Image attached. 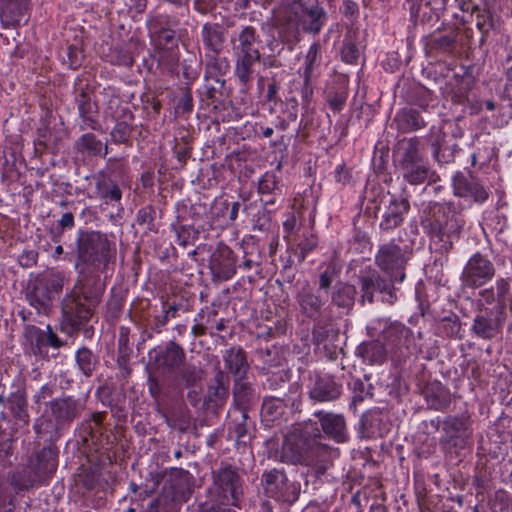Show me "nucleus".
<instances>
[{
  "mask_svg": "<svg viewBox=\"0 0 512 512\" xmlns=\"http://www.w3.org/2000/svg\"><path fill=\"white\" fill-rule=\"evenodd\" d=\"M238 417L235 421L229 426V434L236 438L238 443H246V440L249 438L248 435V425L247 419L248 414L247 411H236Z\"/></svg>",
  "mask_w": 512,
  "mask_h": 512,
  "instance_id": "50",
  "label": "nucleus"
},
{
  "mask_svg": "<svg viewBox=\"0 0 512 512\" xmlns=\"http://www.w3.org/2000/svg\"><path fill=\"white\" fill-rule=\"evenodd\" d=\"M359 56L360 51L356 44L352 40L346 39L341 49L342 60L348 64H355Z\"/></svg>",
  "mask_w": 512,
  "mask_h": 512,
  "instance_id": "62",
  "label": "nucleus"
},
{
  "mask_svg": "<svg viewBox=\"0 0 512 512\" xmlns=\"http://www.w3.org/2000/svg\"><path fill=\"white\" fill-rule=\"evenodd\" d=\"M201 38L207 54H221L226 41V31L217 23H205L202 27Z\"/></svg>",
  "mask_w": 512,
  "mask_h": 512,
  "instance_id": "28",
  "label": "nucleus"
},
{
  "mask_svg": "<svg viewBox=\"0 0 512 512\" xmlns=\"http://www.w3.org/2000/svg\"><path fill=\"white\" fill-rule=\"evenodd\" d=\"M322 60L321 55V45L319 42H314L306 56H305V63H304V70L302 77L309 78L310 76H314V71L317 67L320 66Z\"/></svg>",
  "mask_w": 512,
  "mask_h": 512,
  "instance_id": "51",
  "label": "nucleus"
},
{
  "mask_svg": "<svg viewBox=\"0 0 512 512\" xmlns=\"http://www.w3.org/2000/svg\"><path fill=\"white\" fill-rule=\"evenodd\" d=\"M45 330L34 325L25 327L24 336L28 341L31 351L35 356L48 357V351H44Z\"/></svg>",
  "mask_w": 512,
  "mask_h": 512,
  "instance_id": "44",
  "label": "nucleus"
},
{
  "mask_svg": "<svg viewBox=\"0 0 512 512\" xmlns=\"http://www.w3.org/2000/svg\"><path fill=\"white\" fill-rule=\"evenodd\" d=\"M450 209L440 204H434L428 211H424L421 218V226L424 232L430 237H436L443 241L444 223L446 222Z\"/></svg>",
  "mask_w": 512,
  "mask_h": 512,
  "instance_id": "19",
  "label": "nucleus"
},
{
  "mask_svg": "<svg viewBox=\"0 0 512 512\" xmlns=\"http://www.w3.org/2000/svg\"><path fill=\"white\" fill-rule=\"evenodd\" d=\"M265 491L278 501L294 503L300 495V484L290 481L283 471L273 469L262 475Z\"/></svg>",
  "mask_w": 512,
  "mask_h": 512,
  "instance_id": "10",
  "label": "nucleus"
},
{
  "mask_svg": "<svg viewBox=\"0 0 512 512\" xmlns=\"http://www.w3.org/2000/svg\"><path fill=\"white\" fill-rule=\"evenodd\" d=\"M211 474L212 484L208 489L211 505L240 508L244 481L239 469L230 464H221Z\"/></svg>",
  "mask_w": 512,
  "mask_h": 512,
  "instance_id": "5",
  "label": "nucleus"
},
{
  "mask_svg": "<svg viewBox=\"0 0 512 512\" xmlns=\"http://www.w3.org/2000/svg\"><path fill=\"white\" fill-rule=\"evenodd\" d=\"M398 149L400 153L398 166L426 161L421 153V143L418 137H411L400 141Z\"/></svg>",
  "mask_w": 512,
  "mask_h": 512,
  "instance_id": "33",
  "label": "nucleus"
},
{
  "mask_svg": "<svg viewBox=\"0 0 512 512\" xmlns=\"http://www.w3.org/2000/svg\"><path fill=\"white\" fill-rule=\"evenodd\" d=\"M453 189L456 196L470 198L475 202H484L488 198L486 189L471 174L457 173L453 178Z\"/></svg>",
  "mask_w": 512,
  "mask_h": 512,
  "instance_id": "18",
  "label": "nucleus"
},
{
  "mask_svg": "<svg viewBox=\"0 0 512 512\" xmlns=\"http://www.w3.org/2000/svg\"><path fill=\"white\" fill-rule=\"evenodd\" d=\"M105 113L115 120L122 118L125 113L132 112L126 105L123 104L117 95L112 93L108 102L106 103Z\"/></svg>",
  "mask_w": 512,
  "mask_h": 512,
  "instance_id": "57",
  "label": "nucleus"
},
{
  "mask_svg": "<svg viewBox=\"0 0 512 512\" xmlns=\"http://www.w3.org/2000/svg\"><path fill=\"white\" fill-rule=\"evenodd\" d=\"M159 485V475H153L151 480H147L144 485L130 484L132 500H143L153 494Z\"/></svg>",
  "mask_w": 512,
  "mask_h": 512,
  "instance_id": "53",
  "label": "nucleus"
},
{
  "mask_svg": "<svg viewBox=\"0 0 512 512\" xmlns=\"http://www.w3.org/2000/svg\"><path fill=\"white\" fill-rule=\"evenodd\" d=\"M116 124L110 132L111 139L116 144H126L134 130V115L125 113L122 118L115 119Z\"/></svg>",
  "mask_w": 512,
  "mask_h": 512,
  "instance_id": "39",
  "label": "nucleus"
},
{
  "mask_svg": "<svg viewBox=\"0 0 512 512\" xmlns=\"http://www.w3.org/2000/svg\"><path fill=\"white\" fill-rule=\"evenodd\" d=\"M376 265L390 278L402 283L406 277L404 269L407 259L401 247L394 242L383 244L375 255Z\"/></svg>",
  "mask_w": 512,
  "mask_h": 512,
  "instance_id": "11",
  "label": "nucleus"
},
{
  "mask_svg": "<svg viewBox=\"0 0 512 512\" xmlns=\"http://www.w3.org/2000/svg\"><path fill=\"white\" fill-rule=\"evenodd\" d=\"M95 184V197L107 205L121 206L122 190L108 171H100L92 176Z\"/></svg>",
  "mask_w": 512,
  "mask_h": 512,
  "instance_id": "14",
  "label": "nucleus"
},
{
  "mask_svg": "<svg viewBox=\"0 0 512 512\" xmlns=\"http://www.w3.org/2000/svg\"><path fill=\"white\" fill-rule=\"evenodd\" d=\"M443 241L448 242V248L451 249L453 246V239L459 238L460 233L464 227L465 221L461 215L452 212L450 210L448 218L444 223Z\"/></svg>",
  "mask_w": 512,
  "mask_h": 512,
  "instance_id": "46",
  "label": "nucleus"
},
{
  "mask_svg": "<svg viewBox=\"0 0 512 512\" xmlns=\"http://www.w3.org/2000/svg\"><path fill=\"white\" fill-rule=\"evenodd\" d=\"M504 322L505 312L501 313L497 309L493 314L486 309L485 313H480L474 318L471 330L478 338L489 340L501 333Z\"/></svg>",
  "mask_w": 512,
  "mask_h": 512,
  "instance_id": "13",
  "label": "nucleus"
},
{
  "mask_svg": "<svg viewBox=\"0 0 512 512\" xmlns=\"http://www.w3.org/2000/svg\"><path fill=\"white\" fill-rule=\"evenodd\" d=\"M432 153L435 160L438 163H451L454 161L453 152L448 149V144L440 143L438 140L433 141L432 144Z\"/></svg>",
  "mask_w": 512,
  "mask_h": 512,
  "instance_id": "60",
  "label": "nucleus"
},
{
  "mask_svg": "<svg viewBox=\"0 0 512 512\" xmlns=\"http://www.w3.org/2000/svg\"><path fill=\"white\" fill-rule=\"evenodd\" d=\"M455 37L451 35H441L433 37L429 42V47L442 53H452L455 48Z\"/></svg>",
  "mask_w": 512,
  "mask_h": 512,
  "instance_id": "59",
  "label": "nucleus"
},
{
  "mask_svg": "<svg viewBox=\"0 0 512 512\" xmlns=\"http://www.w3.org/2000/svg\"><path fill=\"white\" fill-rule=\"evenodd\" d=\"M318 435L309 439L302 434L291 433L286 436L282 446V459L292 464H301L310 468L315 476L320 477L332 465L335 451L320 443Z\"/></svg>",
  "mask_w": 512,
  "mask_h": 512,
  "instance_id": "3",
  "label": "nucleus"
},
{
  "mask_svg": "<svg viewBox=\"0 0 512 512\" xmlns=\"http://www.w3.org/2000/svg\"><path fill=\"white\" fill-rule=\"evenodd\" d=\"M296 302L304 317L316 320L324 315L327 296L321 295L319 291H314L307 283L297 292Z\"/></svg>",
  "mask_w": 512,
  "mask_h": 512,
  "instance_id": "12",
  "label": "nucleus"
},
{
  "mask_svg": "<svg viewBox=\"0 0 512 512\" xmlns=\"http://www.w3.org/2000/svg\"><path fill=\"white\" fill-rule=\"evenodd\" d=\"M496 273L494 264L487 256L476 252L465 264L460 280L463 287L477 289L490 282Z\"/></svg>",
  "mask_w": 512,
  "mask_h": 512,
  "instance_id": "8",
  "label": "nucleus"
},
{
  "mask_svg": "<svg viewBox=\"0 0 512 512\" xmlns=\"http://www.w3.org/2000/svg\"><path fill=\"white\" fill-rule=\"evenodd\" d=\"M75 226V218L71 212L64 213L61 218L57 221L55 232L52 240L59 242L61 236L66 230H71Z\"/></svg>",
  "mask_w": 512,
  "mask_h": 512,
  "instance_id": "61",
  "label": "nucleus"
},
{
  "mask_svg": "<svg viewBox=\"0 0 512 512\" xmlns=\"http://www.w3.org/2000/svg\"><path fill=\"white\" fill-rule=\"evenodd\" d=\"M163 489L164 494L151 500L144 512H174V502L178 499V493L168 491V489H174L172 484L168 487L167 483H165Z\"/></svg>",
  "mask_w": 512,
  "mask_h": 512,
  "instance_id": "42",
  "label": "nucleus"
},
{
  "mask_svg": "<svg viewBox=\"0 0 512 512\" xmlns=\"http://www.w3.org/2000/svg\"><path fill=\"white\" fill-rule=\"evenodd\" d=\"M77 152L87 156H102L108 154V145L103 144L93 133H85L81 135L74 144Z\"/></svg>",
  "mask_w": 512,
  "mask_h": 512,
  "instance_id": "32",
  "label": "nucleus"
},
{
  "mask_svg": "<svg viewBox=\"0 0 512 512\" xmlns=\"http://www.w3.org/2000/svg\"><path fill=\"white\" fill-rule=\"evenodd\" d=\"M75 360L79 370L86 377L92 376L96 367L99 364L98 356L95 355L89 348L82 347L77 350Z\"/></svg>",
  "mask_w": 512,
  "mask_h": 512,
  "instance_id": "45",
  "label": "nucleus"
},
{
  "mask_svg": "<svg viewBox=\"0 0 512 512\" xmlns=\"http://www.w3.org/2000/svg\"><path fill=\"white\" fill-rule=\"evenodd\" d=\"M42 284L47 288L48 293L54 298V295L62 292L65 277L61 273H52L50 275L39 278Z\"/></svg>",
  "mask_w": 512,
  "mask_h": 512,
  "instance_id": "56",
  "label": "nucleus"
},
{
  "mask_svg": "<svg viewBox=\"0 0 512 512\" xmlns=\"http://www.w3.org/2000/svg\"><path fill=\"white\" fill-rule=\"evenodd\" d=\"M61 312V330L72 335L88 323L93 307L76 294L67 293L61 303Z\"/></svg>",
  "mask_w": 512,
  "mask_h": 512,
  "instance_id": "6",
  "label": "nucleus"
},
{
  "mask_svg": "<svg viewBox=\"0 0 512 512\" xmlns=\"http://www.w3.org/2000/svg\"><path fill=\"white\" fill-rule=\"evenodd\" d=\"M85 409V403L73 396H64L47 403L45 413L53 422L55 430L66 429L71 423L80 417Z\"/></svg>",
  "mask_w": 512,
  "mask_h": 512,
  "instance_id": "7",
  "label": "nucleus"
},
{
  "mask_svg": "<svg viewBox=\"0 0 512 512\" xmlns=\"http://www.w3.org/2000/svg\"><path fill=\"white\" fill-rule=\"evenodd\" d=\"M288 401L286 393H279L278 396H270L264 399L261 414L267 421L279 419L286 409Z\"/></svg>",
  "mask_w": 512,
  "mask_h": 512,
  "instance_id": "38",
  "label": "nucleus"
},
{
  "mask_svg": "<svg viewBox=\"0 0 512 512\" xmlns=\"http://www.w3.org/2000/svg\"><path fill=\"white\" fill-rule=\"evenodd\" d=\"M208 62L206 64V78L214 79L220 87H223L225 80L221 79L230 68L229 61L226 57H221L220 54H207Z\"/></svg>",
  "mask_w": 512,
  "mask_h": 512,
  "instance_id": "37",
  "label": "nucleus"
},
{
  "mask_svg": "<svg viewBox=\"0 0 512 512\" xmlns=\"http://www.w3.org/2000/svg\"><path fill=\"white\" fill-rule=\"evenodd\" d=\"M470 429V417L467 415L448 416L443 421V431L449 439L466 436Z\"/></svg>",
  "mask_w": 512,
  "mask_h": 512,
  "instance_id": "41",
  "label": "nucleus"
},
{
  "mask_svg": "<svg viewBox=\"0 0 512 512\" xmlns=\"http://www.w3.org/2000/svg\"><path fill=\"white\" fill-rule=\"evenodd\" d=\"M75 270L78 273V279L69 293L76 294L94 308L99 304L105 291V283L101 280L102 270L88 269L87 272L81 268H75Z\"/></svg>",
  "mask_w": 512,
  "mask_h": 512,
  "instance_id": "9",
  "label": "nucleus"
},
{
  "mask_svg": "<svg viewBox=\"0 0 512 512\" xmlns=\"http://www.w3.org/2000/svg\"><path fill=\"white\" fill-rule=\"evenodd\" d=\"M155 209L148 205L138 210L136 221L140 226H146L149 230L154 228Z\"/></svg>",
  "mask_w": 512,
  "mask_h": 512,
  "instance_id": "63",
  "label": "nucleus"
},
{
  "mask_svg": "<svg viewBox=\"0 0 512 512\" xmlns=\"http://www.w3.org/2000/svg\"><path fill=\"white\" fill-rule=\"evenodd\" d=\"M75 268L83 271L100 269L104 278L114 269L116 244L107 233L98 230H79L75 242Z\"/></svg>",
  "mask_w": 512,
  "mask_h": 512,
  "instance_id": "2",
  "label": "nucleus"
},
{
  "mask_svg": "<svg viewBox=\"0 0 512 512\" xmlns=\"http://www.w3.org/2000/svg\"><path fill=\"white\" fill-rule=\"evenodd\" d=\"M412 337V331L399 322H392L382 331V339L388 351L397 352L407 347Z\"/></svg>",
  "mask_w": 512,
  "mask_h": 512,
  "instance_id": "23",
  "label": "nucleus"
},
{
  "mask_svg": "<svg viewBox=\"0 0 512 512\" xmlns=\"http://www.w3.org/2000/svg\"><path fill=\"white\" fill-rule=\"evenodd\" d=\"M225 368L234 376L235 380L244 379L249 364L246 352L241 347H231L227 349L223 355Z\"/></svg>",
  "mask_w": 512,
  "mask_h": 512,
  "instance_id": "30",
  "label": "nucleus"
},
{
  "mask_svg": "<svg viewBox=\"0 0 512 512\" xmlns=\"http://www.w3.org/2000/svg\"><path fill=\"white\" fill-rule=\"evenodd\" d=\"M185 359L184 349L174 341L168 342L165 350L157 357L160 366L172 371L178 368Z\"/></svg>",
  "mask_w": 512,
  "mask_h": 512,
  "instance_id": "36",
  "label": "nucleus"
},
{
  "mask_svg": "<svg viewBox=\"0 0 512 512\" xmlns=\"http://www.w3.org/2000/svg\"><path fill=\"white\" fill-rule=\"evenodd\" d=\"M235 411H247L251 400V388L243 379L235 380L233 387Z\"/></svg>",
  "mask_w": 512,
  "mask_h": 512,
  "instance_id": "48",
  "label": "nucleus"
},
{
  "mask_svg": "<svg viewBox=\"0 0 512 512\" xmlns=\"http://www.w3.org/2000/svg\"><path fill=\"white\" fill-rule=\"evenodd\" d=\"M57 458L58 451L55 447H44L30 458L28 465L43 483L56 471Z\"/></svg>",
  "mask_w": 512,
  "mask_h": 512,
  "instance_id": "16",
  "label": "nucleus"
},
{
  "mask_svg": "<svg viewBox=\"0 0 512 512\" xmlns=\"http://www.w3.org/2000/svg\"><path fill=\"white\" fill-rule=\"evenodd\" d=\"M26 299L38 314L48 315L52 310L53 299L39 278L28 284Z\"/></svg>",
  "mask_w": 512,
  "mask_h": 512,
  "instance_id": "24",
  "label": "nucleus"
},
{
  "mask_svg": "<svg viewBox=\"0 0 512 512\" xmlns=\"http://www.w3.org/2000/svg\"><path fill=\"white\" fill-rule=\"evenodd\" d=\"M167 16L157 15L148 21V29L155 44L162 49H170L177 45L176 33L174 30L165 28Z\"/></svg>",
  "mask_w": 512,
  "mask_h": 512,
  "instance_id": "26",
  "label": "nucleus"
},
{
  "mask_svg": "<svg viewBox=\"0 0 512 512\" xmlns=\"http://www.w3.org/2000/svg\"><path fill=\"white\" fill-rule=\"evenodd\" d=\"M342 385L330 375H315L309 388V397L316 402H332L340 398Z\"/></svg>",
  "mask_w": 512,
  "mask_h": 512,
  "instance_id": "15",
  "label": "nucleus"
},
{
  "mask_svg": "<svg viewBox=\"0 0 512 512\" xmlns=\"http://www.w3.org/2000/svg\"><path fill=\"white\" fill-rule=\"evenodd\" d=\"M409 207L407 199L393 198L382 215L380 228L383 231H391L399 227L402 224L404 215L408 212Z\"/></svg>",
  "mask_w": 512,
  "mask_h": 512,
  "instance_id": "29",
  "label": "nucleus"
},
{
  "mask_svg": "<svg viewBox=\"0 0 512 512\" xmlns=\"http://www.w3.org/2000/svg\"><path fill=\"white\" fill-rule=\"evenodd\" d=\"M421 394L427 407L432 410L445 411L452 402L449 388L438 380L426 382L421 389Z\"/></svg>",
  "mask_w": 512,
  "mask_h": 512,
  "instance_id": "17",
  "label": "nucleus"
},
{
  "mask_svg": "<svg viewBox=\"0 0 512 512\" xmlns=\"http://www.w3.org/2000/svg\"><path fill=\"white\" fill-rule=\"evenodd\" d=\"M76 104L82 121L80 129L99 130L100 124L96 118L98 107L96 103L92 102L90 95L86 91L81 90L76 96Z\"/></svg>",
  "mask_w": 512,
  "mask_h": 512,
  "instance_id": "27",
  "label": "nucleus"
},
{
  "mask_svg": "<svg viewBox=\"0 0 512 512\" xmlns=\"http://www.w3.org/2000/svg\"><path fill=\"white\" fill-rule=\"evenodd\" d=\"M388 281L375 269L363 271L359 276L362 301H368L372 304L375 292H384L387 289Z\"/></svg>",
  "mask_w": 512,
  "mask_h": 512,
  "instance_id": "25",
  "label": "nucleus"
},
{
  "mask_svg": "<svg viewBox=\"0 0 512 512\" xmlns=\"http://www.w3.org/2000/svg\"><path fill=\"white\" fill-rule=\"evenodd\" d=\"M10 410L14 417L24 423H28L27 401L22 395H15L10 399Z\"/></svg>",
  "mask_w": 512,
  "mask_h": 512,
  "instance_id": "58",
  "label": "nucleus"
},
{
  "mask_svg": "<svg viewBox=\"0 0 512 512\" xmlns=\"http://www.w3.org/2000/svg\"><path fill=\"white\" fill-rule=\"evenodd\" d=\"M348 98V91L345 87H340L335 90H330L327 94V104L334 113H339L343 110Z\"/></svg>",
  "mask_w": 512,
  "mask_h": 512,
  "instance_id": "55",
  "label": "nucleus"
},
{
  "mask_svg": "<svg viewBox=\"0 0 512 512\" xmlns=\"http://www.w3.org/2000/svg\"><path fill=\"white\" fill-rule=\"evenodd\" d=\"M312 321L314 322L312 327V336L317 343H322L329 337L336 334L332 327L333 325L331 318L325 319L323 315L321 318Z\"/></svg>",
  "mask_w": 512,
  "mask_h": 512,
  "instance_id": "52",
  "label": "nucleus"
},
{
  "mask_svg": "<svg viewBox=\"0 0 512 512\" xmlns=\"http://www.w3.org/2000/svg\"><path fill=\"white\" fill-rule=\"evenodd\" d=\"M229 396V379L223 371L218 370L208 386L205 403L215 411L222 408Z\"/></svg>",
  "mask_w": 512,
  "mask_h": 512,
  "instance_id": "21",
  "label": "nucleus"
},
{
  "mask_svg": "<svg viewBox=\"0 0 512 512\" xmlns=\"http://www.w3.org/2000/svg\"><path fill=\"white\" fill-rule=\"evenodd\" d=\"M314 416L318 418L323 432L337 443L347 440L346 421L343 415L331 412L317 411Z\"/></svg>",
  "mask_w": 512,
  "mask_h": 512,
  "instance_id": "20",
  "label": "nucleus"
},
{
  "mask_svg": "<svg viewBox=\"0 0 512 512\" xmlns=\"http://www.w3.org/2000/svg\"><path fill=\"white\" fill-rule=\"evenodd\" d=\"M210 268L213 277L220 281H227L236 273V259L234 253L228 247L213 255Z\"/></svg>",
  "mask_w": 512,
  "mask_h": 512,
  "instance_id": "22",
  "label": "nucleus"
},
{
  "mask_svg": "<svg viewBox=\"0 0 512 512\" xmlns=\"http://www.w3.org/2000/svg\"><path fill=\"white\" fill-rule=\"evenodd\" d=\"M230 43L235 57V75L242 84H247L253 78L254 64L261 58L260 37L253 26L247 25L231 36Z\"/></svg>",
  "mask_w": 512,
  "mask_h": 512,
  "instance_id": "4",
  "label": "nucleus"
},
{
  "mask_svg": "<svg viewBox=\"0 0 512 512\" xmlns=\"http://www.w3.org/2000/svg\"><path fill=\"white\" fill-rule=\"evenodd\" d=\"M399 169L404 180L411 185L424 183L430 172V166L427 160L417 163L402 164L399 166Z\"/></svg>",
  "mask_w": 512,
  "mask_h": 512,
  "instance_id": "35",
  "label": "nucleus"
},
{
  "mask_svg": "<svg viewBox=\"0 0 512 512\" xmlns=\"http://www.w3.org/2000/svg\"><path fill=\"white\" fill-rule=\"evenodd\" d=\"M179 378L187 388L198 386L203 378V371L193 365H185L179 371Z\"/></svg>",
  "mask_w": 512,
  "mask_h": 512,
  "instance_id": "54",
  "label": "nucleus"
},
{
  "mask_svg": "<svg viewBox=\"0 0 512 512\" xmlns=\"http://www.w3.org/2000/svg\"><path fill=\"white\" fill-rule=\"evenodd\" d=\"M356 289L353 285L343 284L332 294L331 300L339 308L350 310L355 301Z\"/></svg>",
  "mask_w": 512,
  "mask_h": 512,
  "instance_id": "47",
  "label": "nucleus"
},
{
  "mask_svg": "<svg viewBox=\"0 0 512 512\" xmlns=\"http://www.w3.org/2000/svg\"><path fill=\"white\" fill-rule=\"evenodd\" d=\"M29 0H6L2 8L5 16H9V23L19 26L21 23H26V12L28 9Z\"/></svg>",
  "mask_w": 512,
  "mask_h": 512,
  "instance_id": "43",
  "label": "nucleus"
},
{
  "mask_svg": "<svg viewBox=\"0 0 512 512\" xmlns=\"http://www.w3.org/2000/svg\"><path fill=\"white\" fill-rule=\"evenodd\" d=\"M387 352V347L379 340L366 342L358 347L359 355L364 361H368L371 364L382 363L386 358Z\"/></svg>",
  "mask_w": 512,
  "mask_h": 512,
  "instance_id": "40",
  "label": "nucleus"
},
{
  "mask_svg": "<svg viewBox=\"0 0 512 512\" xmlns=\"http://www.w3.org/2000/svg\"><path fill=\"white\" fill-rule=\"evenodd\" d=\"M9 482L16 492L28 491L36 484L42 483L28 464L21 470L10 473Z\"/></svg>",
  "mask_w": 512,
  "mask_h": 512,
  "instance_id": "34",
  "label": "nucleus"
},
{
  "mask_svg": "<svg viewBox=\"0 0 512 512\" xmlns=\"http://www.w3.org/2000/svg\"><path fill=\"white\" fill-rule=\"evenodd\" d=\"M318 245V238L315 234L304 235V238L296 245L290 246L289 250L298 263L304 262L306 256Z\"/></svg>",
  "mask_w": 512,
  "mask_h": 512,
  "instance_id": "49",
  "label": "nucleus"
},
{
  "mask_svg": "<svg viewBox=\"0 0 512 512\" xmlns=\"http://www.w3.org/2000/svg\"><path fill=\"white\" fill-rule=\"evenodd\" d=\"M283 42L299 41L300 31L317 35L327 21V13L317 0H283L274 16Z\"/></svg>",
  "mask_w": 512,
  "mask_h": 512,
  "instance_id": "1",
  "label": "nucleus"
},
{
  "mask_svg": "<svg viewBox=\"0 0 512 512\" xmlns=\"http://www.w3.org/2000/svg\"><path fill=\"white\" fill-rule=\"evenodd\" d=\"M397 129L402 133L417 131L426 126L421 114L412 108L400 110L394 117Z\"/></svg>",
  "mask_w": 512,
  "mask_h": 512,
  "instance_id": "31",
  "label": "nucleus"
},
{
  "mask_svg": "<svg viewBox=\"0 0 512 512\" xmlns=\"http://www.w3.org/2000/svg\"><path fill=\"white\" fill-rule=\"evenodd\" d=\"M435 99L432 91L425 87H419L414 96V103L424 110H427L430 106H433Z\"/></svg>",
  "mask_w": 512,
  "mask_h": 512,
  "instance_id": "64",
  "label": "nucleus"
}]
</instances>
